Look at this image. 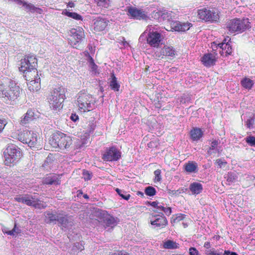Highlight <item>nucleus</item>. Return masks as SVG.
<instances>
[{"instance_id":"obj_1","label":"nucleus","mask_w":255,"mask_h":255,"mask_svg":"<svg viewBox=\"0 0 255 255\" xmlns=\"http://www.w3.org/2000/svg\"><path fill=\"white\" fill-rule=\"evenodd\" d=\"M37 59L34 55H28L21 60V66L19 68V71L25 73V77L27 81V77H30L31 73L36 74L34 75V80H31L28 84V89L30 91L34 92L38 91L41 87L40 80L37 74L36 68L37 63Z\"/></svg>"},{"instance_id":"obj_2","label":"nucleus","mask_w":255,"mask_h":255,"mask_svg":"<svg viewBox=\"0 0 255 255\" xmlns=\"http://www.w3.org/2000/svg\"><path fill=\"white\" fill-rule=\"evenodd\" d=\"M72 141L71 136L60 131L53 133L49 139V142L53 147H59L61 149L68 148Z\"/></svg>"},{"instance_id":"obj_3","label":"nucleus","mask_w":255,"mask_h":255,"mask_svg":"<svg viewBox=\"0 0 255 255\" xmlns=\"http://www.w3.org/2000/svg\"><path fill=\"white\" fill-rule=\"evenodd\" d=\"M65 89L63 87H58L54 89L48 98V102L50 108L57 110L62 107V104L64 101Z\"/></svg>"},{"instance_id":"obj_4","label":"nucleus","mask_w":255,"mask_h":255,"mask_svg":"<svg viewBox=\"0 0 255 255\" xmlns=\"http://www.w3.org/2000/svg\"><path fill=\"white\" fill-rule=\"evenodd\" d=\"M4 164L10 166L17 162L21 156L20 148L14 144L8 145L3 151Z\"/></svg>"},{"instance_id":"obj_5","label":"nucleus","mask_w":255,"mask_h":255,"mask_svg":"<svg viewBox=\"0 0 255 255\" xmlns=\"http://www.w3.org/2000/svg\"><path fill=\"white\" fill-rule=\"evenodd\" d=\"M198 13L199 18L206 21H217L219 18L218 10L215 8L209 9L205 8L198 10Z\"/></svg>"},{"instance_id":"obj_6","label":"nucleus","mask_w":255,"mask_h":255,"mask_svg":"<svg viewBox=\"0 0 255 255\" xmlns=\"http://www.w3.org/2000/svg\"><path fill=\"white\" fill-rule=\"evenodd\" d=\"M78 106L81 110H83L85 113L91 112L90 109L92 108L91 103L93 102V98L90 94H81L77 99Z\"/></svg>"},{"instance_id":"obj_7","label":"nucleus","mask_w":255,"mask_h":255,"mask_svg":"<svg viewBox=\"0 0 255 255\" xmlns=\"http://www.w3.org/2000/svg\"><path fill=\"white\" fill-rule=\"evenodd\" d=\"M121 151L115 146H112L106 148L102 158L106 161H117L121 158Z\"/></svg>"},{"instance_id":"obj_8","label":"nucleus","mask_w":255,"mask_h":255,"mask_svg":"<svg viewBox=\"0 0 255 255\" xmlns=\"http://www.w3.org/2000/svg\"><path fill=\"white\" fill-rule=\"evenodd\" d=\"M70 38H69V43L73 47H76V44L82 40L84 37V33L81 27L73 28L70 32Z\"/></svg>"},{"instance_id":"obj_9","label":"nucleus","mask_w":255,"mask_h":255,"mask_svg":"<svg viewBox=\"0 0 255 255\" xmlns=\"http://www.w3.org/2000/svg\"><path fill=\"white\" fill-rule=\"evenodd\" d=\"M37 134L33 131L24 130L20 135V139L30 147L34 146L37 142Z\"/></svg>"},{"instance_id":"obj_10","label":"nucleus","mask_w":255,"mask_h":255,"mask_svg":"<svg viewBox=\"0 0 255 255\" xmlns=\"http://www.w3.org/2000/svg\"><path fill=\"white\" fill-rule=\"evenodd\" d=\"M127 9V14L134 19H146L148 18L146 13L142 9L133 6H128Z\"/></svg>"},{"instance_id":"obj_11","label":"nucleus","mask_w":255,"mask_h":255,"mask_svg":"<svg viewBox=\"0 0 255 255\" xmlns=\"http://www.w3.org/2000/svg\"><path fill=\"white\" fill-rule=\"evenodd\" d=\"M20 89L15 84L12 83L10 87L5 89L4 99L9 101H14L19 96Z\"/></svg>"},{"instance_id":"obj_12","label":"nucleus","mask_w":255,"mask_h":255,"mask_svg":"<svg viewBox=\"0 0 255 255\" xmlns=\"http://www.w3.org/2000/svg\"><path fill=\"white\" fill-rule=\"evenodd\" d=\"M151 225L153 226L152 228H163L165 227L168 223L167 220L164 216L162 213L161 215H155L152 216V219L150 220Z\"/></svg>"},{"instance_id":"obj_13","label":"nucleus","mask_w":255,"mask_h":255,"mask_svg":"<svg viewBox=\"0 0 255 255\" xmlns=\"http://www.w3.org/2000/svg\"><path fill=\"white\" fill-rule=\"evenodd\" d=\"M146 40L150 46L158 48L162 41L161 34L157 31H150L146 37Z\"/></svg>"},{"instance_id":"obj_14","label":"nucleus","mask_w":255,"mask_h":255,"mask_svg":"<svg viewBox=\"0 0 255 255\" xmlns=\"http://www.w3.org/2000/svg\"><path fill=\"white\" fill-rule=\"evenodd\" d=\"M94 29L97 31L104 30L108 25L109 20L105 18L97 17L93 20Z\"/></svg>"},{"instance_id":"obj_15","label":"nucleus","mask_w":255,"mask_h":255,"mask_svg":"<svg viewBox=\"0 0 255 255\" xmlns=\"http://www.w3.org/2000/svg\"><path fill=\"white\" fill-rule=\"evenodd\" d=\"M156 56L161 58L163 56H168L171 57H174L176 54V51L171 46L165 45L161 48L160 53L156 52Z\"/></svg>"},{"instance_id":"obj_16","label":"nucleus","mask_w":255,"mask_h":255,"mask_svg":"<svg viewBox=\"0 0 255 255\" xmlns=\"http://www.w3.org/2000/svg\"><path fill=\"white\" fill-rule=\"evenodd\" d=\"M58 223L62 229L68 230L73 225V220L71 217L60 215Z\"/></svg>"},{"instance_id":"obj_17","label":"nucleus","mask_w":255,"mask_h":255,"mask_svg":"<svg viewBox=\"0 0 255 255\" xmlns=\"http://www.w3.org/2000/svg\"><path fill=\"white\" fill-rule=\"evenodd\" d=\"M201 61L205 66L209 67L215 64L216 60L214 54L206 53L202 57Z\"/></svg>"},{"instance_id":"obj_18","label":"nucleus","mask_w":255,"mask_h":255,"mask_svg":"<svg viewBox=\"0 0 255 255\" xmlns=\"http://www.w3.org/2000/svg\"><path fill=\"white\" fill-rule=\"evenodd\" d=\"M118 219L113 216L107 214L103 218V223L105 228L110 227V229H112L117 226L118 223Z\"/></svg>"},{"instance_id":"obj_19","label":"nucleus","mask_w":255,"mask_h":255,"mask_svg":"<svg viewBox=\"0 0 255 255\" xmlns=\"http://www.w3.org/2000/svg\"><path fill=\"white\" fill-rule=\"evenodd\" d=\"M33 199H34V196L29 194L19 195L14 197V200L16 201L26 204L28 206H31Z\"/></svg>"},{"instance_id":"obj_20","label":"nucleus","mask_w":255,"mask_h":255,"mask_svg":"<svg viewBox=\"0 0 255 255\" xmlns=\"http://www.w3.org/2000/svg\"><path fill=\"white\" fill-rule=\"evenodd\" d=\"M190 23H181L179 21H172L171 23V28L176 31H185L190 28Z\"/></svg>"},{"instance_id":"obj_21","label":"nucleus","mask_w":255,"mask_h":255,"mask_svg":"<svg viewBox=\"0 0 255 255\" xmlns=\"http://www.w3.org/2000/svg\"><path fill=\"white\" fill-rule=\"evenodd\" d=\"M45 222L47 224H55L58 222L59 215L54 213L52 212L47 211L45 213Z\"/></svg>"},{"instance_id":"obj_22","label":"nucleus","mask_w":255,"mask_h":255,"mask_svg":"<svg viewBox=\"0 0 255 255\" xmlns=\"http://www.w3.org/2000/svg\"><path fill=\"white\" fill-rule=\"evenodd\" d=\"M34 111L32 109L27 110L23 118H21L20 124L24 126L33 121L36 118Z\"/></svg>"},{"instance_id":"obj_23","label":"nucleus","mask_w":255,"mask_h":255,"mask_svg":"<svg viewBox=\"0 0 255 255\" xmlns=\"http://www.w3.org/2000/svg\"><path fill=\"white\" fill-rule=\"evenodd\" d=\"M239 32L242 33L247 29L251 28V22L249 21V18H244L242 19L238 18Z\"/></svg>"},{"instance_id":"obj_24","label":"nucleus","mask_w":255,"mask_h":255,"mask_svg":"<svg viewBox=\"0 0 255 255\" xmlns=\"http://www.w3.org/2000/svg\"><path fill=\"white\" fill-rule=\"evenodd\" d=\"M227 28L230 32V33H240L238 18H235L229 21L227 24Z\"/></svg>"},{"instance_id":"obj_25","label":"nucleus","mask_w":255,"mask_h":255,"mask_svg":"<svg viewBox=\"0 0 255 255\" xmlns=\"http://www.w3.org/2000/svg\"><path fill=\"white\" fill-rule=\"evenodd\" d=\"M191 139L194 141H198L203 136V132L201 128H194L190 132Z\"/></svg>"},{"instance_id":"obj_26","label":"nucleus","mask_w":255,"mask_h":255,"mask_svg":"<svg viewBox=\"0 0 255 255\" xmlns=\"http://www.w3.org/2000/svg\"><path fill=\"white\" fill-rule=\"evenodd\" d=\"M185 170L188 173H197L198 171L197 163L193 161H189L185 165Z\"/></svg>"},{"instance_id":"obj_27","label":"nucleus","mask_w":255,"mask_h":255,"mask_svg":"<svg viewBox=\"0 0 255 255\" xmlns=\"http://www.w3.org/2000/svg\"><path fill=\"white\" fill-rule=\"evenodd\" d=\"M155 16L161 17L164 20H170L172 18V13L166 10H159L155 12Z\"/></svg>"},{"instance_id":"obj_28","label":"nucleus","mask_w":255,"mask_h":255,"mask_svg":"<svg viewBox=\"0 0 255 255\" xmlns=\"http://www.w3.org/2000/svg\"><path fill=\"white\" fill-rule=\"evenodd\" d=\"M43 183L46 185H58L60 184V181L57 175H53L46 177L43 180Z\"/></svg>"},{"instance_id":"obj_29","label":"nucleus","mask_w":255,"mask_h":255,"mask_svg":"<svg viewBox=\"0 0 255 255\" xmlns=\"http://www.w3.org/2000/svg\"><path fill=\"white\" fill-rule=\"evenodd\" d=\"M189 189L193 194H198L202 192L203 187L200 183L193 182L190 185Z\"/></svg>"},{"instance_id":"obj_30","label":"nucleus","mask_w":255,"mask_h":255,"mask_svg":"<svg viewBox=\"0 0 255 255\" xmlns=\"http://www.w3.org/2000/svg\"><path fill=\"white\" fill-rule=\"evenodd\" d=\"M19 2L20 3L19 5H22L27 11L36 12L40 13V11L41 10L40 8L35 7L33 4L30 3H28L24 0H21V1H19Z\"/></svg>"},{"instance_id":"obj_31","label":"nucleus","mask_w":255,"mask_h":255,"mask_svg":"<svg viewBox=\"0 0 255 255\" xmlns=\"http://www.w3.org/2000/svg\"><path fill=\"white\" fill-rule=\"evenodd\" d=\"M110 86L111 89L115 91H119L120 87V84L117 81V78L116 77L114 73L112 74L111 80L110 81Z\"/></svg>"},{"instance_id":"obj_32","label":"nucleus","mask_w":255,"mask_h":255,"mask_svg":"<svg viewBox=\"0 0 255 255\" xmlns=\"http://www.w3.org/2000/svg\"><path fill=\"white\" fill-rule=\"evenodd\" d=\"M163 246L166 249H175L178 248V244L173 241L168 240L163 243Z\"/></svg>"},{"instance_id":"obj_33","label":"nucleus","mask_w":255,"mask_h":255,"mask_svg":"<svg viewBox=\"0 0 255 255\" xmlns=\"http://www.w3.org/2000/svg\"><path fill=\"white\" fill-rule=\"evenodd\" d=\"M219 142L218 140H215L211 142V146L208 151V152L210 154H212V153H216V152L219 153V150L217 149L218 145L219 144Z\"/></svg>"},{"instance_id":"obj_34","label":"nucleus","mask_w":255,"mask_h":255,"mask_svg":"<svg viewBox=\"0 0 255 255\" xmlns=\"http://www.w3.org/2000/svg\"><path fill=\"white\" fill-rule=\"evenodd\" d=\"M63 13L67 16L72 18L74 19L82 20V16L76 12H70L66 10H65V11H64Z\"/></svg>"},{"instance_id":"obj_35","label":"nucleus","mask_w":255,"mask_h":255,"mask_svg":"<svg viewBox=\"0 0 255 255\" xmlns=\"http://www.w3.org/2000/svg\"><path fill=\"white\" fill-rule=\"evenodd\" d=\"M32 202V204L31 205V206L33 207L35 209H44L46 207V205L45 204H44L41 203V202L39 200H38L37 198H35V197H34V199H33Z\"/></svg>"},{"instance_id":"obj_36","label":"nucleus","mask_w":255,"mask_h":255,"mask_svg":"<svg viewBox=\"0 0 255 255\" xmlns=\"http://www.w3.org/2000/svg\"><path fill=\"white\" fill-rule=\"evenodd\" d=\"M144 193L147 196L152 197L156 194V191L155 188L149 186L145 188Z\"/></svg>"},{"instance_id":"obj_37","label":"nucleus","mask_w":255,"mask_h":255,"mask_svg":"<svg viewBox=\"0 0 255 255\" xmlns=\"http://www.w3.org/2000/svg\"><path fill=\"white\" fill-rule=\"evenodd\" d=\"M241 84L246 89H251L253 85V81L247 78L243 79L241 81Z\"/></svg>"},{"instance_id":"obj_38","label":"nucleus","mask_w":255,"mask_h":255,"mask_svg":"<svg viewBox=\"0 0 255 255\" xmlns=\"http://www.w3.org/2000/svg\"><path fill=\"white\" fill-rule=\"evenodd\" d=\"M116 192L118 194V195L123 199L128 200L130 197V194H127L126 192L121 189H120L117 188L115 189Z\"/></svg>"},{"instance_id":"obj_39","label":"nucleus","mask_w":255,"mask_h":255,"mask_svg":"<svg viewBox=\"0 0 255 255\" xmlns=\"http://www.w3.org/2000/svg\"><path fill=\"white\" fill-rule=\"evenodd\" d=\"M95 2L100 7L108 8L110 5V0H94Z\"/></svg>"},{"instance_id":"obj_40","label":"nucleus","mask_w":255,"mask_h":255,"mask_svg":"<svg viewBox=\"0 0 255 255\" xmlns=\"http://www.w3.org/2000/svg\"><path fill=\"white\" fill-rule=\"evenodd\" d=\"M229 42H231V39L228 40L227 43H225L224 48L222 50V51H225V53L228 55L231 54L232 52V46L230 44Z\"/></svg>"},{"instance_id":"obj_41","label":"nucleus","mask_w":255,"mask_h":255,"mask_svg":"<svg viewBox=\"0 0 255 255\" xmlns=\"http://www.w3.org/2000/svg\"><path fill=\"white\" fill-rule=\"evenodd\" d=\"M245 140L249 145L255 147V136L253 135L247 136Z\"/></svg>"},{"instance_id":"obj_42","label":"nucleus","mask_w":255,"mask_h":255,"mask_svg":"<svg viewBox=\"0 0 255 255\" xmlns=\"http://www.w3.org/2000/svg\"><path fill=\"white\" fill-rule=\"evenodd\" d=\"M20 232L21 230L17 227L16 224L15 223L13 228L10 230V232H8V234L10 236H16V235L20 233Z\"/></svg>"},{"instance_id":"obj_43","label":"nucleus","mask_w":255,"mask_h":255,"mask_svg":"<svg viewBox=\"0 0 255 255\" xmlns=\"http://www.w3.org/2000/svg\"><path fill=\"white\" fill-rule=\"evenodd\" d=\"M185 192L184 189H179L177 190H168V193L171 196H178L180 194Z\"/></svg>"},{"instance_id":"obj_44","label":"nucleus","mask_w":255,"mask_h":255,"mask_svg":"<svg viewBox=\"0 0 255 255\" xmlns=\"http://www.w3.org/2000/svg\"><path fill=\"white\" fill-rule=\"evenodd\" d=\"M88 62L89 63V67L93 71H95L97 70V66L95 63L94 60L91 56H89Z\"/></svg>"},{"instance_id":"obj_45","label":"nucleus","mask_w":255,"mask_h":255,"mask_svg":"<svg viewBox=\"0 0 255 255\" xmlns=\"http://www.w3.org/2000/svg\"><path fill=\"white\" fill-rule=\"evenodd\" d=\"M91 120L90 121V123L89 124V132L91 133L95 129V128L96 127V122H95V119L94 117H92Z\"/></svg>"},{"instance_id":"obj_46","label":"nucleus","mask_w":255,"mask_h":255,"mask_svg":"<svg viewBox=\"0 0 255 255\" xmlns=\"http://www.w3.org/2000/svg\"><path fill=\"white\" fill-rule=\"evenodd\" d=\"M205 254L206 255H225L224 253H219L214 249L211 250H207L205 251Z\"/></svg>"},{"instance_id":"obj_47","label":"nucleus","mask_w":255,"mask_h":255,"mask_svg":"<svg viewBox=\"0 0 255 255\" xmlns=\"http://www.w3.org/2000/svg\"><path fill=\"white\" fill-rule=\"evenodd\" d=\"M83 175L85 181L89 180L92 178V173L87 170H83Z\"/></svg>"},{"instance_id":"obj_48","label":"nucleus","mask_w":255,"mask_h":255,"mask_svg":"<svg viewBox=\"0 0 255 255\" xmlns=\"http://www.w3.org/2000/svg\"><path fill=\"white\" fill-rule=\"evenodd\" d=\"M161 170L159 169H157L154 172V174L155 175V180L159 182L161 180Z\"/></svg>"},{"instance_id":"obj_49","label":"nucleus","mask_w":255,"mask_h":255,"mask_svg":"<svg viewBox=\"0 0 255 255\" xmlns=\"http://www.w3.org/2000/svg\"><path fill=\"white\" fill-rule=\"evenodd\" d=\"M254 122L255 120L254 118H250L249 119H248L246 124L247 127L249 128H251L254 124Z\"/></svg>"},{"instance_id":"obj_50","label":"nucleus","mask_w":255,"mask_h":255,"mask_svg":"<svg viewBox=\"0 0 255 255\" xmlns=\"http://www.w3.org/2000/svg\"><path fill=\"white\" fill-rule=\"evenodd\" d=\"M84 242H81L80 243H76L75 244V247L78 250L81 251L84 249Z\"/></svg>"},{"instance_id":"obj_51","label":"nucleus","mask_w":255,"mask_h":255,"mask_svg":"<svg viewBox=\"0 0 255 255\" xmlns=\"http://www.w3.org/2000/svg\"><path fill=\"white\" fill-rule=\"evenodd\" d=\"M190 255H200L198 251L194 247H191L189 249Z\"/></svg>"},{"instance_id":"obj_52","label":"nucleus","mask_w":255,"mask_h":255,"mask_svg":"<svg viewBox=\"0 0 255 255\" xmlns=\"http://www.w3.org/2000/svg\"><path fill=\"white\" fill-rule=\"evenodd\" d=\"M216 162L220 168H222V167L225 166L227 164V162H226L224 160H223L221 159H217Z\"/></svg>"},{"instance_id":"obj_53","label":"nucleus","mask_w":255,"mask_h":255,"mask_svg":"<svg viewBox=\"0 0 255 255\" xmlns=\"http://www.w3.org/2000/svg\"><path fill=\"white\" fill-rule=\"evenodd\" d=\"M5 125V121L0 118V131L2 130Z\"/></svg>"},{"instance_id":"obj_54","label":"nucleus","mask_w":255,"mask_h":255,"mask_svg":"<svg viewBox=\"0 0 255 255\" xmlns=\"http://www.w3.org/2000/svg\"><path fill=\"white\" fill-rule=\"evenodd\" d=\"M70 119L74 122H76L79 120V117L78 115H77L76 114H72L70 116Z\"/></svg>"},{"instance_id":"obj_55","label":"nucleus","mask_w":255,"mask_h":255,"mask_svg":"<svg viewBox=\"0 0 255 255\" xmlns=\"http://www.w3.org/2000/svg\"><path fill=\"white\" fill-rule=\"evenodd\" d=\"M163 212H164L166 215L169 216L172 212V210L170 207H164V209H163Z\"/></svg>"},{"instance_id":"obj_56","label":"nucleus","mask_w":255,"mask_h":255,"mask_svg":"<svg viewBox=\"0 0 255 255\" xmlns=\"http://www.w3.org/2000/svg\"><path fill=\"white\" fill-rule=\"evenodd\" d=\"M225 255H239L237 253L231 252L229 250H226L224 252Z\"/></svg>"},{"instance_id":"obj_57","label":"nucleus","mask_w":255,"mask_h":255,"mask_svg":"<svg viewBox=\"0 0 255 255\" xmlns=\"http://www.w3.org/2000/svg\"><path fill=\"white\" fill-rule=\"evenodd\" d=\"M185 216L186 215H185L184 214H178L177 215L176 220H177L178 221L183 220L185 218Z\"/></svg>"},{"instance_id":"obj_58","label":"nucleus","mask_w":255,"mask_h":255,"mask_svg":"<svg viewBox=\"0 0 255 255\" xmlns=\"http://www.w3.org/2000/svg\"><path fill=\"white\" fill-rule=\"evenodd\" d=\"M157 210H155L153 211L156 213H159L161 214V213H160L157 210L159 211H163V209H164V207L161 205L158 204L157 207L156 208Z\"/></svg>"},{"instance_id":"obj_59","label":"nucleus","mask_w":255,"mask_h":255,"mask_svg":"<svg viewBox=\"0 0 255 255\" xmlns=\"http://www.w3.org/2000/svg\"><path fill=\"white\" fill-rule=\"evenodd\" d=\"M148 204L152 207L156 208L159 203L157 201L149 202Z\"/></svg>"},{"instance_id":"obj_60","label":"nucleus","mask_w":255,"mask_h":255,"mask_svg":"<svg viewBox=\"0 0 255 255\" xmlns=\"http://www.w3.org/2000/svg\"><path fill=\"white\" fill-rule=\"evenodd\" d=\"M111 255H129L128 254L124 252H118L112 254Z\"/></svg>"},{"instance_id":"obj_61","label":"nucleus","mask_w":255,"mask_h":255,"mask_svg":"<svg viewBox=\"0 0 255 255\" xmlns=\"http://www.w3.org/2000/svg\"><path fill=\"white\" fill-rule=\"evenodd\" d=\"M204 247L206 248L208 250H209V249L211 248V245L210 242H206L205 243Z\"/></svg>"},{"instance_id":"obj_62","label":"nucleus","mask_w":255,"mask_h":255,"mask_svg":"<svg viewBox=\"0 0 255 255\" xmlns=\"http://www.w3.org/2000/svg\"><path fill=\"white\" fill-rule=\"evenodd\" d=\"M4 92H5V89L4 90L2 89H0V98H4V96H5Z\"/></svg>"},{"instance_id":"obj_63","label":"nucleus","mask_w":255,"mask_h":255,"mask_svg":"<svg viewBox=\"0 0 255 255\" xmlns=\"http://www.w3.org/2000/svg\"><path fill=\"white\" fill-rule=\"evenodd\" d=\"M2 231L3 233L9 235V234H8V232H10V230H9L8 229V228L4 227L2 229Z\"/></svg>"},{"instance_id":"obj_64","label":"nucleus","mask_w":255,"mask_h":255,"mask_svg":"<svg viewBox=\"0 0 255 255\" xmlns=\"http://www.w3.org/2000/svg\"><path fill=\"white\" fill-rule=\"evenodd\" d=\"M147 37V36H146L145 35H144V34L143 33V34H142L140 36V37H139V41H142V40H143L144 39H145V38L146 39V37Z\"/></svg>"}]
</instances>
